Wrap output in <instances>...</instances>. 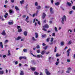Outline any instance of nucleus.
Masks as SVG:
<instances>
[{
  "instance_id": "1",
  "label": "nucleus",
  "mask_w": 75,
  "mask_h": 75,
  "mask_svg": "<svg viewBox=\"0 0 75 75\" xmlns=\"http://www.w3.org/2000/svg\"><path fill=\"white\" fill-rule=\"evenodd\" d=\"M43 28L42 29V30L44 31H47V29H45V28H49V26L47 24H45V25L43 26Z\"/></svg>"
},
{
  "instance_id": "2",
  "label": "nucleus",
  "mask_w": 75,
  "mask_h": 75,
  "mask_svg": "<svg viewBox=\"0 0 75 75\" xmlns=\"http://www.w3.org/2000/svg\"><path fill=\"white\" fill-rule=\"evenodd\" d=\"M63 17L64 18L62 17V18L61 22L62 24H64V18L65 21H66V19H67V18L66 17V16H65V15H64L63 16Z\"/></svg>"
},
{
  "instance_id": "3",
  "label": "nucleus",
  "mask_w": 75,
  "mask_h": 75,
  "mask_svg": "<svg viewBox=\"0 0 75 75\" xmlns=\"http://www.w3.org/2000/svg\"><path fill=\"white\" fill-rule=\"evenodd\" d=\"M45 73L47 75H51V73L48 71L47 69H45Z\"/></svg>"
},
{
  "instance_id": "4",
  "label": "nucleus",
  "mask_w": 75,
  "mask_h": 75,
  "mask_svg": "<svg viewBox=\"0 0 75 75\" xmlns=\"http://www.w3.org/2000/svg\"><path fill=\"white\" fill-rule=\"evenodd\" d=\"M71 50V49H68L67 51V57H69V54H70V52H69V51Z\"/></svg>"
},
{
  "instance_id": "5",
  "label": "nucleus",
  "mask_w": 75,
  "mask_h": 75,
  "mask_svg": "<svg viewBox=\"0 0 75 75\" xmlns=\"http://www.w3.org/2000/svg\"><path fill=\"white\" fill-rule=\"evenodd\" d=\"M50 12L51 14H54V12L52 11L53 9L52 8H50Z\"/></svg>"
},
{
  "instance_id": "6",
  "label": "nucleus",
  "mask_w": 75,
  "mask_h": 75,
  "mask_svg": "<svg viewBox=\"0 0 75 75\" xmlns=\"http://www.w3.org/2000/svg\"><path fill=\"white\" fill-rule=\"evenodd\" d=\"M20 60H21L22 59H26V57H19Z\"/></svg>"
},
{
  "instance_id": "7",
  "label": "nucleus",
  "mask_w": 75,
  "mask_h": 75,
  "mask_svg": "<svg viewBox=\"0 0 75 75\" xmlns=\"http://www.w3.org/2000/svg\"><path fill=\"white\" fill-rule=\"evenodd\" d=\"M1 34L3 35H6V32H5V30H3L2 33H1Z\"/></svg>"
},
{
  "instance_id": "8",
  "label": "nucleus",
  "mask_w": 75,
  "mask_h": 75,
  "mask_svg": "<svg viewBox=\"0 0 75 75\" xmlns=\"http://www.w3.org/2000/svg\"><path fill=\"white\" fill-rule=\"evenodd\" d=\"M21 38V37H18L16 38L15 39V41H18L19 40H20Z\"/></svg>"
},
{
  "instance_id": "9",
  "label": "nucleus",
  "mask_w": 75,
  "mask_h": 75,
  "mask_svg": "<svg viewBox=\"0 0 75 75\" xmlns=\"http://www.w3.org/2000/svg\"><path fill=\"white\" fill-rule=\"evenodd\" d=\"M46 16V14H45V13H43L42 16V18H43V19H44Z\"/></svg>"
},
{
  "instance_id": "10",
  "label": "nucleus",
  "mask_w": 75,
  "mask_h": 75,
  "mask_svg": "<svg viewBox=\"0 0 75 75\" xmlns=\"http://www.w3.org/2000/svg\"><path fill=\"white\" fill-rule=\"evenodd\" d=\"M27 34H28V32L27 31H25L23 32L24 35L25 36H27Z\"/></svg>"
},
{
  "instance_id": "11",
  "label": "nucleus",
  "mask_w": 75,
  "mask_h": 75,
  "mask_svg": "<svg viewBox=\"0 0 75 75\" xmlns=\"http://www.w3.org/2000/svg\"><path fill=\"white\" fill-rule=\"evenodd\" d=\"M67 4L69 7H71V6H72V4H71V3H70V2H67Z\"/></svg>"
},
{
  "instance_id": "12",
  "label": "nucleus",
  "mask_w": 75,
  "mask_h": 75,
  "mask_svg": "<svg viewBox=\"0 0 75 75\" xmlns=\"http://www.w3.org/2000/svg\"><path fill=\"white\" fill-rule=\"evenodd\" d=\"M0 46L2 48H3V42H0Z\"/></svg>"
},
{
  "instance_id": "13",
  "label": "nucleus",
  "mask_w": 75,
  "mask_h": 75,
  "mask_svg": "<svg viewBox=\"0 0 75 75\" xmlns=\"http://www.w3.org/2000/svg\"><path fill=\"white\" fill-rule=\"evenodd\" d=\"M21 4H23L24 3V0H22L20 1Z\"/></svg>"
},
{
  "instance_id": "14",
  "label": "nucleus",
  "mask_w": 75,
  "mask_h": 75,
  "mask_svg": "<svg viewBox=\"0 0 75 75\" xmlns=\"http://www.w3.org/2000/svg\"><path fill=\"white\" fill-rule=\"evenodd\" d=\"M28 18H29V17L28 16H27V18H26L25 21H27V23H29V21H28L27 20H28Z\"/></svg>"
},
{
  "instance_id": "15",
  "label": "nucleus",
  "mask_w": 75,
  "mask_h": 75,
  "mask_svg": "<svg viewBox=\"0 0 75 75\" xmlns=\"http://www.w3.org/2000/svg\"><path fill=\"white\" fill-rule=\"evenodd\" d=\"M30 69L32 71H34L36 69L35 67H31Z\"/></svg>"
},
{
  "instance_id": "16",
  "label": "nucleus",
  "mask_w": 75,
  "mask_h": 75,
  "mask_svg": "<svg viewBox=\"0 0 75 75\" xmlns=\"http://www.w3.org/2000/svg\"><path fill=\"white\" fill-rule=\"evenodd\" d=\"M35 38H37L38 37V33H35Z\"/></svg>"
},
{
  "instance_id": "17",
  "label": "nucleus",
  "mask_w": 75,
  "mask_h": 75,
  "mask_svg": "<svg viewBox=\"0 0 75 75\" xmlns=\"http://www.w3.org/2000/svg\"><path fill=\"white\" fill-rule=\"evenodd\" d=\"M41 8V6H38L37 7H36V9L37 10H40V9Z\"/></svg>"
},
{
  "instance_id": "18",
  "label": "nucleus",
  "mask_w": 75,
  "mask_h": 75,
  "mask_svg": "<svg viewBox=\"0 0 75 75\" xmlns=\"http://www.w3.org/2000/svg\"><path fill=\"white\" fill-rule=\"evenodd\" d=\"M45 50L42 51L41 52V54L42 55H44V54H45Z\"/></svg>"
},
{
  "instance_id": "19",
  "label": "nucleus",
  "mask_w": 75,
  "mask_h": 75,
  "mask_svg": "<svg viewBox=\"0 0 75 75\" xmlns=\"http://www.w3.org/2000/svg\"><path fill=\"white\" fill-rule=\"evenodd\" d=\"M8 54H7V55L8 56H10V55H11V54L10 53V51L9 50L8 51Z\"/></svg>"
},
{
  "instance_id": "20",
  "label": "nucleus",
  "mask_w": 75,
  "mask_h": 75,
  "mask_svg": "<svg viewBox=\"0 0 75 75\" xmlns=\"http://www.w3.org/2000/svg\"><path fill=\"white\" fill-rule=\"evenodd\" d=\"M8 24L9 25H12L13 24V22H8Z\"/></svg>"
},
{
  "instance_id": "21",
  "label": "nucleus",
  "mask_w": 75,
  "mask_h": 75,
  "mask_svg": "<svg viewBox=\"0 0 75 75\" xmlns=\"http://www.w3.org/2000/svg\"><path fill=\"white\" fill-rule=\"evenodd\" d=\"M4 74V71H0V74L2 75Z\"/></svg>"
},
{
  "instance_id": "22",
  "label": "nucleus",
  "mask_w": 75,
  "mask_h": 75,
  "mask_svg": "<svg viewBox=\"0 0 75 75\" xmlns=\"http://www.w3.org/2000/svg\"><path fill=\"white\" fill-rule=\"evenodd\" d=\"M15 8L17 11H18V10H19V8H18V7H17V6H16L15 7Z\"/></svg>"
},
{
  "instance_id": "23",
  "label": "nucleus",
  "mask_w": 75,
  "mask_h": 75,
  "mask_svg": "<svg viewBox=\"0 0 75 75\" xmlns=\"http://www.w3.org/2000/svg\"><path fill=\"white\" fill-rule=\"evenodd\" d=\"M20 75H24V72L22 71H21Z\"/></svg>"
},
{
  "instance_id": "24",
  "label": "nucleus",
  "mask_w": 75,
  "mask_h": 75,
  "mask_svg": "<svg viewBox=\"0 0 75 75\" xmlns=\"http://www.w3.org/2000/svg\"><path fill=\"white\" fill-rule=\"evenodd\" d=\"M32 40L33 41H37V39H35L34 38V37H32Z\"/></svg>"
},
{
  "instance_id": "25",
  "label": "nucleus",
  "mask_w": 75,
  "mask_h": 75,
  "mask_svg": "<svg viewBox=\"0 0 75 75\" xmlns=\"http://www.w3.org/2000/svg\"><path fill=\"white\" fill-rule=\"evenodd\" d=\"M34 74L35 75H39V73L38 72H37L36 71H35V72H34Z\"/></svg>"
},
{
  "instance_id": "26",
  "label": "nucleus",
  "mask_w": 75,
  "mask_h": 75,
  "mask_svg": "<svg viewBox=\"0 0 75 75\" xmlns=\"http://www.w3.org/2000/svg\"><path fill=\"white\" fill-rule=\"evenodd\" d=\"M18 32H19V33H20V32H21L22 31V29L21 28L20 29H18Z\"/></svg>"
},
{
  "instance_id": "27",
  "label": "nucleus",
  "mask_w": 75,
  "mask_h": 75,
  "mask_svg": "<svg viewBox=\"0 0 75 75\" xmlns=\"http://www.w3.org/2000/svg\"><path fill=\"white\" fill-rule=\"evenodd\" d=\"M23 51L24 52H27V50L26 49H24L23 50Z\"/></svg>"
},
{
  "instance_id": "28",
  "label": "nucleus",
  "mask_w": 75,
  "mask_h": 75,
  "mask_svg": "<svg viewBox=\"0 0 75 75\" xmlns=\"http://www.w3.org/2000/svg\"><path fill=\"white\" fill-rule=\"evenodd\" d=\"M55 5L56 6H59V3L56 2L55 3Z\"/></svg>"
},
{
  "instance_id": "29",
  "label": "nucleus",
  "mask_w": 75,
  "mask_h": 75,
  "mask_svg": "<svg viewBox=\"0 0 75 75\" xmlns=\"http://www.w3.org/2000/svg\"><path fill=\"white\" fill-rule=\"evenodd\" d=\"M54 30L56 32H58V29H57V27H55Z\"/></svg>"
},
{
  "instance_id": "30",
  "label": "nucleus",
  "mask_w": 75,
  "mask_h": 75,
  "mask_svg": "<svg viewBox=\"0 0 75 75\" xmlns=\"http://www.w3.org/2000/svg\"><path fill=\"white\" fill-rule=\"evenodd\" d=\"M57 47H55L54 48V52H57Z\"/></svg>"
},
{
  "instance_id": "31",
  "label": "nucleus",
  "mask_w": 75,
  "mask_h": 75,
  "mask_svg": "<svg viewBox=\"0 0 75 75\" xmlns=\"http://www.w3.org/2000/svg\"><path fill=\"white\" fill-rule=\"evenodd\" d=\"M9 12L10 14H11L13 13V11L11 10H9Z\"/></svg>"
},
{
  "instance_id": "32",
  "label": "nucleus",
  "mask_w": 75,
  "mask_h": 75,
  "mask_svg": "<svg viewBox=\"0 0 75 75\" xmlns=\"http://www.w3.org/2000/svg\"><path fill=\"white\" fill-rule=\"evenodd\" d=\"M61 45H62L63 46L64 45V42H61Z\"/></svg>"
},
{
  "instance_id": "33",
  "label": "nucleus",
  "mask_w": 75,
  "mask_h": 75,
  "mask_svg": "<svg viewBox=\"0 0 75 75\" xmlns=\"http://www.w3.org/2000/svg\"><path fill=\"white\" fill-rule=\"evenodd\" d=\"M47 48H48V46H46L44 47V50H46L47 49Z\"/></svg>"
},
{
  "instance_id": "34",
  "label": "nucleus",
  "mask_w": 75,
  "mask_h": 75,
  "mask_svg": "<svg viewBox=\"0 0 75 75\" xmlns=\"http://www.w3.org/2000/svg\"><path fill=\"white\" fill-rule=\"evenodd\" d=\"M47 36L46 34H44V35H42V37L43 38H44V37H45Z\"/></svg>"
},
{
  "instance_id": "35",
  "label": "nucleus",
  "mask_w": 75,
  "mask_h": 75,
  "mask_svg": "<svg viewBox=\"0 0 75 75\" xmlns=\"http://www.w3.org/2000/svg\"><path fill=\"white\" fill-rule=\"evenodd\" d=\"M58 64H59V61L56 62L55 64L56 65H58Z\"/></svg>"
},
{
  "instance_id": "36",
  "label": "nucleus",
  "mask_w": 75,
  "mask_h": 75,
  "mask_svg": "<svg viewBox=\"0 0 75 75\" xmlns=\"http://www.w3.org/2000/svg\"><path fill=\"white\" fill-rule=\"evenodd\" d=\"M72 44V42L71 41V40L69 41L68 43V44Z\"/></svg>"
},
{
  "instance_id": "37",
  "label": "nucleus",
  "mask_w": 75,
  "mask_h": 75,
  "mask_svg": "<svg viewBox=\"0 0 75 75\" xmlns=\"http://www.w3.org/2000/svg\"><path fill=\"white\" fill-rule=\"evenodd\" d=\"M36 48H38V49H39V48H40V46L39 45H38L37 46Z\"/></svg>"
},
{
  "instance_id": "38",
  "label": "nucleus",
  "mask_w": 75,
  "mask_h": 75,
  "mask_svg": "<svg viewBox=\"0 0 75 75\" xmlns=\"http://www.w3.org/2000/svg\"><path fill=\"white\" fill-rule=\"evenodd\" d=\"M35 5V6H38V3L37 2H36Z\"/></svg>"
},
{
  "instance_id": "39",
  "label": "nucleus",
  "mask_w": 75,
  "mask_h": 75,
  "mask_svg": "<svg viewBox=\"0 0 75 75\" xmlns=\"http://www.w3.org/2000/svg\"><path fill=\"white\" fill-rule=\"evenodd\" d=\"M53 40H54V38H51V40H50L51 42H53Z\"/></svg>"
},
{
  "instance_id": "40",
  "label": "nucleus",
  "mask_w": 75,
  "mask_h": 75,
  "mask_svg": "<svg viewBox=\"0 0 75 75\" xmlns=\"http://www.w3.org/2000/svg\"><path fill=\"white\" fill-rule=\"evenodd\" d=\"M59 56H60V55H59L58 54V53H57L56 55V57H59Z\"/></svg>"
},
{
  "instance_id": "41",
  "label": "nucleus",
  "mask_w": 75,
  "mask_h": 75,
  "mask_svg": "<svg viewBox=\"0 0 75 75\" xmlns=\"http://www.w3.org/2000/svg\"><path fill=\"white\" fill-rule=\"evenodd\" d=\"M17 27L18 30V29H19V28H21V27L20 26H19L18 25L17 26Z\"/></svg>"
},
{
  "instance_id": "42",
  "label": "nucleus",
  "mask_w": 75,
  "mask_h": 75,
  "mask_svg": "<svg viewBox=\"0 0 75 75\" xmlns=\"http://www.w3.org/2000/svg\"><path fill=\"white\" fill-rule=\"evenodd\" d=\"M37 53H40V50H37Z\"/></svg>"
},
{
  "instance_id": "43",
  "label": "nucleus",
  "mask_w": 75,
  "mask_h": 75,
  "mask_svg": "<svg viewBox=\"0 0 75 75\" xmlns=\"http://www.w3.org/2000/svg\"><path fill=\"white\" fill-rule=\"evenodd\" d=\"M52 36H55V33H53L52 34Z\"/></svg>"
},
{
  "instance_id": "44",
  "label": "nucleus",
  "mask_w": 75,
  "mask_h": 75,
  "mask_svg": "<svg viewBox=\"0 0 75 75\" xmlns=\"http://www.w3.org/2000/svg\"><path fill=\"white\" fill-rule=\"evenodd\" d=\"M31 54L33 56V57H37V56L34 55L33 54L31 53Z\"/></svg>"
},
{
  "instance_id": "45",
  "label": "nucleus",
  "mask_w": 75,
  "mask_h": 75,
  "mask_svg": "<svg viewBox=\"0 0 75 75\" xmlns=\"http://www.w3.org/2000/svg\"><path fill=\"white\" fill-rule=\"evenodd\" d=\"M37 57L38 58H40V54H38L37 55Z\"/></svg>"
},
{
  "instance_id": "46",
  "label": "nucleus",
  "mask_w": 75,
  "mask_h": 75,
  "mask_svg": "<svg viewBox=\"0 0 75 75\" xmlns=\"http://www.w3.org/2000/svg\"><path fill=\"white\" fill-rule=\"evenodd\" d=\"M27 17V16L26 15H24L22 16V17L23 18H25V17Z\"/></svg>"
},
{
  "instance_id": "47",
  "label": "nucleus",
  "mask_w": 75,
  "mask_h": 75,
  "mask_svg": "<svg viewBox=\"0 0 75 75\" xmlns=\"http://www.w3.org/2000/svg\"><path fill=\"white\" fill-rule=\"evenodd\" d=\"M72 12H73V11H70L69 12V13L70 14H72Z\"/></svg>"
},
{
  "instance_id": "48",
  "label": "nucleus",
  "mask_w": 75,
  "mask_h": 75,
  "mask_svg": "<svg viewBox=\"0 0 75 75\" xmlns=\"http://www.w3.org/2000/svg\"><path fill=\"white\" fill-rule=\"evenodd\" d=\"M49 40H50V38H48L47 39V42H49Z\"/></svg>"
},
{
  "instance_id": "49",
  "label": "nucleus",
  "mask_w": 75,
  "mask_h": 75,
  "mask_svg": "<svg viewBox=\"0 0 75 75\" xmlns=\"http://www.w3.org/2000/svg\"><path fill=\"white\" fill-rule=\"evenodd\" d=\"M15 65H17L18 64V61H16L15 62Z\"/></svg>"
},
{
  "instance_id": "50",
  "label": "nucleus",
  "mask_w": 75,
  "mask_h": 75,
  "mask_svg": "<svg viewBox=\"0 0 75 75\" xmlns=\"http://www.w3.org/2000/svg\"><path fill=\"white\" fill-rule=\"evenodd\" d=\"M8 40H6L5 41V43H7L8 42Z\"/></svg>"
},
{
  "instance_id": "51",
  "label": "nucleus",
  "mask_w": 75,
  "mask_h": 75,
  "mask_svg": "<svg viewBox=\"0 0 75 75\" xmlns=\"http://www.w3.org/2000/svg\"><path fill=\"white\" fill-rule=\"evenodd\" d=\"M51 1L52 4H53L54 3V0H51Z\"/></svg>"
},
{
  "instance_id": "52",
  "label": "nucleus",
  "mask_w": 75,
  "mask_h": 75,
  "mask_svg": "<svg viewBox=\"0 0 75 75\" xmlns=\"http://www.w3.org/2000/svg\"><path fill=\"white\" fill-rule=\"evenodd\" d=\"M38 24H39V25H41V23H40V21H38Z\"/></svg>"
},
{
  "instance_id": "53",
  "label": "nucleus",
  "mask_w": 75,
  "mask_h": 75,
  "mask_svg": "<svg viewBox=\"0 0 75 75\" xmlns=\"http://www.w3.org/2000/svg\"><path fill=\"white\" fill-rule=\"evenodd\" d=\"M42 45L43 46H45L46 45V44H45V43H42Z\"/></svg>"
},
{
  "instance_id": "54",
  "label": "nucleus",
  "mask_w": 75,
  "mask_h": 75,
  "mask_svg": "<svg viewBox=\"0 0 75 75\" xmlns=\"http://www.w3.org/2000/svg\"><path fill=\"white\" fill-rule=\"evenodd\" d=\"M72 8V9H73V10H75V6H73Z\"/></svg>"
},
{
  "instance_id": "55",
  "label": "nucleus",
  "mask_w": 75,
  "mask_h": 75,
  "mask_svg": "<svg viewBox=\"0 0 75 75\" xmlns=\"http://www.w3.org/2000/svg\"><path fill=\"white\" fill-rule=\"evenodd\" d=\"M45 8H50L49 6H45Z\"/></svg>"
},
{
  "instance_id": "56",
  "label": "nucleus",
  "mask_w": 75,
  "mask_h": 75,
  "mask_svg": "<svg viewBox=\"0 0 75 75\" xmlns=\"http://www.w3.org/2000/svg\"><path fill=\"white\" fill-rule=\"evenodd\" d=\"M67 69L69 70V71H70V70H71V68L69 67Z\"/></svg>"
},
{
  "instance_id": "57",
  "label": "nucleus",
  "mask_w": 75,
  "mask_h": 75,
  "mask_svg": "<svg viewBox=\"0 0 75 75\" xmlns=\"http://www.w3.org/2000/svg\"><path fill=\"white\" fill-rule=\"evenodd\" d=\"M7 3H8V1H7V0H6L5 1V4H7Z\"/></svg>"
},
{
  "instance_id": "58",
  "label": "nucleus",
  "mask_w": 75,
  "mask_h": 75,
  "mask_svg": "<svg viewBox=\"0 0 75 75\" xmlns=\"http://www.w3.org/2000/svg\"><path fill=\"white\" fill-rule=\"evenodd\" d=\"M46 21H47V20L45 19L44 21L43 22L45 23H46Z\"/></svg>"
},
{
  "instance_id": "59",
  "label": "nucleus",
  "mask_w": 75,
  "mask_h": 75,
  "mask_svg": "<svg viewBox=\"0 0 75 75\" xmlns=\"http://www.w3.org/2000/svg\"><path fill=\"white\" fill-rule=\"evenodd\" d=\"M11 3H14V0H11Z\"/></svg>"
},
{
  "instance_id": "60",
  "label": "nucleus",
  "mask_w": 75,
  "mask_h": 75,
  "mask_svg": "<svg viewBox=\"0 0 75 75\" xmlns=\"http://www.w3.org/2000/svg\"><path fill=\"white\" fill-rule=\"evenodd\" d=\"M66 73H67V74H69V71L68 70H67L66 71Z\"/></svg>"
},
{
  "instance_id": "61",
  "label": "nucleus",
  "mask_w": 75,
  "mask_h": 75,
  "mask_svg": "<svg viewBox=\"0 0 75 75\" xmlns=\"http://www.w3.org/2000/svg\"><path fill=\"white\" fill-rule=\"evenodd\" d=\"M67 62H71V61H70V60L69 59H67Z\"/></svg>"
},
{
  "instance_id": "62",
  "label": "nucleus",
  "mask_w": 75,
  "mask_h": 75,
  "mask_svg": "<svg viewBox=\"0 0 75 75\" xmlns=\"http://www.w3.org/2000/svg\"><path fill=\"white\" fill-rule=\"evenodd\" d=\"M39 75H43V74H42V72H40Z\"/></svg>"
},
{
  "instance_id": "63",
  "label": "nucleus",
  "mask_w": 75,
  "mask_h": 75,
  "mask_svg": "<svg viewBox=\"0 0 75 75\" xmlns=\"http://www.w3.org/2000/svg\"><path fill=\"white\" fill-rule=\"evenodd\" d=\"M3 58H6V55H4L3 56Z\"/></svg>"
},
{
  "instance_id": "64",
  "label": "nucleus",
  "mask_w": 75,
  "mask_h": 75,
  "mask_svg": "<svg viewBox=\"0 0 75 75\" xmlns=\"http://www.w3.org/2000/svg\"><path fill=\"white\" fill-rule=\"evenodd\" d=\"M73 57L75 59V53Z\"/></svg>"
}]
</instances>
